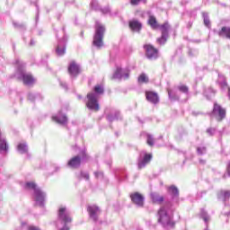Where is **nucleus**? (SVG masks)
I'll use <instances>...</instances> for the list:
<instances>
[{
    "mask_svg": "<svg viewBox=\"0 0 230 230\" xmlns=\"http://www.w3.org/2000/svg\"><path fill=\"white\" fill-rule=\"evenodd\" d=\"M146 98L147 102H150V103H154L155 105H157V103H159V94H157V93L155 92L146 91Z\"/></svg>",
    "mask_w": 230,
    "mask_h": 230,
    "instance_id": "11",
    "label": "nucleus"
},
{
    "mask_svg": "<svg viewBox=\"0 0 230 230\" xmlns=\"http://www.w3.org/2000/svg\"><path fill=\"white\" fill-rule=\"evenodd\" d=\"M179 91H181V93H188L189 89L188 86L181 84L178 87Z\"/></svg>",
    "mask_w": 230,
    "mask_h": 230,
    "instance_id": "30",
    "label": "nucleus"
},
{
    "mask_svg": "<svg viewBox=\"0 0 230 230\" xmlns=\"http://www.w3.org/2000/svg\"><path fill=\"white\" fill-rule=\"evenodd\" d=\"M105 34V26L100 22L95 23V34L93 36V44L96 48L103 47V35Z\"/></svg>",
    "mask_w": 230,
    "mask_h": 230,
    "instance_id": "1",
    "label": "nucleus"
},
{
    "mask_svg": "<svg viewBox=\"0 0 230 230\" xmlns=\"http://www.w3.org/2000/svg\"><path fill=\"white\" fill-rule=\"evenodd\" d=\"M52 121H55L59 125H66V123H67V117L66 115H62L60 118L52 116Z\"/></svg>",
    "mask_w": 230,
    "mask_h": 230,
    "instance_id": "18",
    "label": "nucleus"
},
{
    "mask_svg": "<svg viewBox=\"0 0 230 230\" xmlns=\"http://www.w3.org/2000/svg\"><path fill=\"white\" fill-rule=\"evenodd\" d=\"M96 177H98V172H95Z\"/></svg>",
    "mask_w": 230,
    "mask_h": 230,
    "instance_id": "41",
    "label": "nucleus"
},
{
    "mask_svg": "<svg viewBox=\"0 0 230 230\" xmlns=\"http://www.w3.org/2000/svg\"><path fill=\"white\" fill-rule=\"evenodd\" d=\"M56 53H58V55H59V57H62V55H66V47L60 49V47H58L56 49Z\"/></svg>",
    "mask_w": 230,
    "mask_h": 230,
    "instance_id": "28",
    "label": "nucleus"
},
{
    "mask_svg": "<svg viewBox=\"0 0 230 230\" xmlns=\"http://www.w3.org/2000/svg\"><path fill=\"white\" fill-rule=\"evenodd\" d=\"M128 26L131 31H137V33H139L141 31V28H143L141 22L136 19L129 21Z\"/></svg>",
    "mask_w": 230,
    "mask_h": 230,
    "instance_id": "12",
    "label": "nucleus"
},
{
    "mask_svg": "<svg viewBox=\"0 0 230 230\" xmlns=\"http://www.w3.org/2000/svg\"><path fill=\"white\" fill-rule=\"evenodd\" d=\"M202 218H203L204 222H206L207 224H208V222H209V217L204 215V216H202Z\"/></svg>",
    "mask_w": 230,
    "mask_h": 230,
    "instance_id": "37",
    "label": "nucleus"
},
{
    "mask_svg": "<svg viewBox=\"0 0 230 230\" xmlns=\"http://www.w3.org/2000/svg\"><path fill=\"white\" fill-rule=\"evenodd\" d=\"M130 199L133 204H136L139 208H143L145 204V197L139 192H134L130 194Z\"/></svg>",
    "mask_w": 230,
    "mask_h": 230,
    "instance_id": "8",
    "label": "nucleus"
},
{
    "mask_svg": "<svg viewBox=\"0 0 230 230\" xmlns=\"http://www.w3.org/2000/svg\"><path fill=\"white\" fill-rule=\"evenodd\" d=\"M226 173L229 175L230 177V160L227 162L226 164Z\"/></svg>",
    "mask_w": 230,
    "mask_h": 230,
    "instance_id": "34",
    "label": "nucleus"
},
{
    "mask_svg": "<svg viewBox=\"0 0 230 230\" xmlns=\"http://www.w3.org/2000/svg\"><path fill=\"white\" fill-rule=\"evenodd\" d=\"M17 150L21 154H26V152H28V146L24 143H20L17 146Z\"/></svg>",
    "mask_w": 230,
    "mask_h": 230,
    "instance_id": "23",
    "label": "nucleus"
},
{
    "mask_svg": "<svg viewBox=\"0 0 230 230\" xmlns=\"http://www.w3.org/2000/svg\"><path fill=\"white\" fill-rule=\"evenodd\" d=\"M93 91L96 94H103V86L97 84L94 86Z\"/></svg>",
    "mask_w": 230,
    "mask_h": 230,
    "instance_id": "27",
    "label": "nucleus"
},
{
    "mask_svg": "<svg viewBox=\"0 0 230 230\" xmlns=\"http://www.w3.org/2000/svg\"><path fill=\"white\" fill-rule=\"evenodd\" d=\"M67 71L71 76H76L80 74V66L75 61H71L68 65Z\"/></svg>",
    "mask_w": 230,
    "mask_h": 230,
    "instance_id": "10",
    "label": "nucleus"
},
{
    "mask_svg": "<svg viewBox=\"0 0 230 230\" xmlns=\"http://www.w3.org/2000/svg\"><path fill=\"white\" fill-rule=\"evenodd\" d=\"M144 49L146 51V57L149 60H155L159 58V49H155L152 44L144 45Z\"/></svg>",
    "mask_w": 230,
    "mask_h": 230,
    "instance_id": "4",
    "label": "nucleus"
},
{
    "mask_svg": "<svg viewBox=\"0 0 230 230\" xmlns=\"http://www.w3.org/2000/svg\"><path fill=\"white\" fill-rule=\"evenodd\" d=\"M148 24L149 26H151V28H153L154 30L157 29V28H161V25H159L157 23V19L155 18V16H149L148 19Z\"/></svg>",
    "mask_w": 230,
    "mask_h": 230,
    "instance_id": "19",
    "label": "nucleus"
},
{
    "mask_svg": "<svg viewBox=\"0 0 230 230\" xmlns=\"http://www.w3.org/2000/svg\"><path fill=\"white\" fill-rule=\"evenodd\" d=\"M146 143L149 146H154V138L150 135H147Z\"/></svg>",
    "mask_w": 230,
    "mask_h": 230,
    "instance_id": "31",
    "label": "nucleus"
},
{
    "mask_svg": "<svg viewBox=\"0 0 230 230\" xmlns=\"http://www.w3.org/2000/svg\"><path fill=\"white\" fill-rule=\"evenodd\" d=\"M160 30L162 32V36L156 40V42L160 44V46H163L166 44V41L168 40V31L170 30V24L164 23L160 26Z\"/></svg>",
    "mask_w": 230,
    "mask_h": 230,
    "instance_id": "6",
    "label": "nucleus"
},
{
    "mask_svg": "<svg viewBox=\"0 0 230 230\" xmlns=\"http://www.w3.org/2000/svg\"><path fill=\"white\" fill-rule=\"evenodd\" d=\"M87 100L86 107L90 109V111L98 112V111H100V104L98 103V98H96V94L93 93H87Z\"/></svg>",
    "mask_w": 230,
    "mask_h": 230,
    "instance_id": "3",
    "label": "nucleus"
},
{
    "mask_svg": "<svg viewBox=\"0 0 230 230\" xmlns=\"http://www.w3.org/2000/svg\"><path fill=\"white\" fill-rule=\"evenodd\" d=\"M219 37H226V39H230V28L222 27L221 31L218 32Z\"/></svg>",
    "mask_w": 230,
    "mask_h": 230,
    "instance_id": "22",
    "label": "nucleus"
},
{
    "mask_svg": "<svg viewBox=\"0 0 230 230\" xmlns=\"http://www.w3.org/2000/svg\"><path fill=\"white\" fill-rule=\"evenodd\" d=\"M137 82L138 84H148V76H146V74H141L137 78Z\"/></svg>",
    "mask_w": 230,
    "mask_h": 230,
    "instance_id": "24",
    "label": "nucleus"
},
{
    "mask_svg": "<svg viewBox=\"0 0 230 230\" xmlns=\"http://www.w3.org/2000/svg\"><path fill=\"white\" fill-rule=\"evenodd\" d=\"M18 80H22L23 85H34L35 77L31 74L22 73L21 76H18Z\"/></svg>",
    "mask_w": 230,
    "mask_h": 230,
    "instance_id": "9",
    "label": "nucleus"
},
{
    "mask_svg": "<svg viewBox=\"0 0 230 230\" xmlns=\"http://www.w3.org/2000/svg\"><path fill=\"white\" fill-rule=\"evenodd\" d=\"M60 230H69V227H67L66 226H65L63 228H61Z\"/></svg>",
    "mask_w": 230,
    "mask_h": 230,
    "instance_id": "39",
    "label": "nucleus"
},
{
    "mask_svg": "<svg viewBox=\"0 0 230 230\" xmlns=\"http://www.w3.org/2000/svg\"><path fill=\"white\" fill-rule=\"evenodd\" d=\"M218 199H222L223 200H229L230 199V190H220L217 194Z\"/></svg>",
    "mask_w": 230,
    "mask_h": 230,
    "instance_id": "21",
    "label": "nucleus"
},
{
    "mask_svg": "<svg viewBox=\"0 0 230 230\" xmlns=\"http://www.w3.org/2000/svg\"><path fill=\"white\" fill-rule=\"evenodd\" d=\"M34 197L39 206H42V204H44V193L40 191V189L36 190V192H34Z\"/></svg>",
    "mask_w": 230,
    "mask_h": 230,
    "instance_id": "16",
    "label": "nucleus"
},
{
    "mask_svg": "<svg viewBox=\"0 0 230 230\" xmlns=\"http://www.w3.org/2000/svg\"><path fill=\"white\" fill-rule=\"evenodd\" d=\"M87 211L90 215V217L96 222L98 220V213H100V208L96 205L88 206Z\"/></svg>",
    "mask_w": 230,
    "mask_h": 230,
    "instance_id": "14",
    "label": "nucleus"
},
{
    "mask_svg": "<svg viewBox=\"0 0 230 230\" xmlns=\"http://www.w3.org/2000/svg\"><path fill=\"white\" fill-rule=\"evenodd\" d=\"M67 164L70 168H78L82 164V158L80 156H74L68 161Z\"/></svg>",
    "mask_w": 230,
    "mask_h": 230,
    "instance_id": "15",
    "label": "nucleus"
},
{
    "mask_svg": "<svg viewBox=\"0 0 230 230\" xmlns=\"http://www.w3.org/2000/svg\"><path fill=\"white\" fill-rule=\"evenodd\" d=\"M158 222L164 226V227H175V222L173 217L168 215L166 208H161L158 210Z\"/></svg>",
    "mask_w": 230,
    "mask_h": 230,
    "instance_id": "2",
    "label": "nucleus"
},
{
    "mask_svg": "<svg viewBox=\"0 0 230 230\" xmlns=\"http://www.w3.org/2000/svg\"><path fill=\"white\" fill-rule=\"evenodd\" d=\"M207 132H208V134H209V136H213V132H215V129L208 128V129H207Z\"/></svg>",
    "mask_w": 230,
    "mask_h": 230,
    "instance_id": "38",
    "label": "nucleus"
},
{
    "mask_svg": "<svg viewBox=\"0 0 230 230\" xmlns=\"http://www.w3.org/2000/svg\"><path fill=\"white\" fill-rule=\"evenodd\" d=\"M188 28H191V23H188Z\"/></svg>",
    "mask_w": 230,
    "mask_h": 230,
    "instance_id": "40",
    "label": "nucleus"
},
{
    "mask_svg": "<svg viewBox=\"0 0 230 230\" xmlns=\"http://www.w3.org/2000/svg\"><path fill=\"white\" fill-rule=\"evenodd\" d=\"M120 77H121V68H117L113 75V78H120Z\"/></svg>",
    "mask_w": 230,
    "mask_h": 230,
    "instance_id": "29",
    "label": "nucleus"
},
{
    "mask_svg": "<svg viewBox=\"0 0 230 230\" xmlns=\"http://www.w3.org/2000/svg\"><path fill=\"white\" fill-rule=\"evenodd\" d=\"M167 191L172 197H179V189L175 185L169 186Z\"/></svg>",
    "mask_w": 230,
    "mask_h": 230,
    "instance_id": "20",
    "label": "nucleus"
},
{
    "mask_svg": "<svg viewBox=\"0 0 230 230\" xmlns=\"http://www.w3.org/2000/svg\"><path fill=\"white\" fill-rule=\"evenodd\" d=\"M58 217L61 222H64L65 226L73 222V218L69 215V212H67V208L64 207L59 208Z\"/></svg>",
    "mask_w": 230,
    "mask_h": 230,
    "instance_id": "5",
    "label": "nucleus"
},
{
    "mask_svg": "<svg viewBox=\"0 0 230 230\" xmlns=\"http://www.w3.org/2000/svg\"><path fill=\"white\" fill-rule=\"evenodd\" d=\"M204 24L205 26H209L211 24V22L208 20V18H204Z\"/></svg>",
    "mask_w": 230,
    "mask_h": 230,
    "instance_id": "35",
    "label": "nucleus"
},
{
    "mask_svg": "<svg viewBox=\"0 0 230 230\" xmlns=\"http://www.w3.org/2000/svg\"><path fill=\"white\" fill-rule=\"evenodd\" d=\"M213 114L217 116V121H222L226 118V109L222 108L220 104L215 102L213 108Z\"/></svg>",
    "mask_w": 230,
    "mask_h": 230,
    "instance_id": "7",
    "label": "nucleus"
},
{
    "mask_svg": "<svg viewBox=\"0 0 230 230\" xmlns=\"http://www.w3.org/2000/svg\"><path fill=\"white\" fill-rule=\"evenodd\" d=\"M81 177H83V179H85L86 181H89V173L87 172H81Z\"/></svg>",
    "mask_w": 230,
    "mask_h": 230,
    "instance_id": "33",
    "label": "nucleus"
},
{
    "mask_svg": "<svg viewBox=\"0 0 230 230\" xmlns=\"http://www.w3.org/2000/svg\"><path fill=\"white\" fill-rule=\"evenodd\" d=\"M0 150L4 152H8V146L5 140L1 139V133H0Z\"/></svg>",
    "mask_w": 230,
    "mask_h": 230,
    "instance_id": "26",
    "label": "nucleus"
},
{
    "mask_svg": "<svg viewBox=\"0 0 230 230\" xmlns=\"http://www.w3.org/2000/svg\"><path fill=\"white\" fill-rule=\"evenodd\" d=\"M152 154L150 153H146L144 155L143 159L138 161L137 166H138V170H142V168H145V166L146 164H149L150 161H152Z\"/></svg>",
    "mask_w": 230,
    "mask_h": 230,
    "instance_id": "13",
    "label": "nucleus"
},
{
    "mask_svg": "<svg viewBox=\"0 0 230 230\" xmlns=\"http://www.w3.org/2000/svg\"><path fill=\"white\" fill-rule=\"evenodd\" d=\"M28 230H40L39 227L35 226H30L28 227Z\"/></svg>",
    "mask_w": 230,
    "mask_h": 230,
    "instance_id": "36",
    "label": "nucleus"
},
{
    "mask_svg": "<svg viewBox=\"0 0 230 230\" xmlns=\"http://www.w3.org/2000/svg\"><path fill=\"white\" fill-rule=\"evenodd\" d=\"M167 93H168V96H169L170 100H175V96H173L172 94V89L167 88Z\"/></svg>",
    "mask_w": 230,
    "mask_h": 230,
    "instance_id": "32",
    "label": "nucleus"
},
{
    "mask_svg": "<svg viewBox=\"0 0 230 230\" xmlns=\"http://www.w3.org/2000/svg\"><path fill=\"white\" fill-rule=\"evenodd\" d=\"M25 188L27 190H33L34 193L36 192L37 190H39V188H37V184L33 181H29L25 184Z\"/></svg>",
    "mask_w": 230,
    "mask_h": 230,
    "instance_id": "25",
    "label": "nucleus"
},
{
    "mask_svg": "<svg viewBox=\"0 0 230 230\" xmlns=\"http://www.w3.org/2000/svg\"><path fill=\"white\" fill-rule=\"evenodd\" d=\"M151 200H152L153 204H163V202H164V197H163L157 193H152Z\"/></svg>",
    "mask_w": 230,
    "mask_h": 230,
    "instance_id": "17",
    "label": "nucleus"
}]
</instances>
